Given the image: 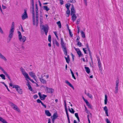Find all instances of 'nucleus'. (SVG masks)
Returning <instances> with one entry per match:
<instances>
[{
  "label": "nucleus",
  "instance_id": "obj_1",
  "mask_svg": "<svg viewBox=\"0 0 123 123\" xmlns=\"http://www.w3.org/2000/svg\"><path fill=\"white\" fill-rule=\"evenodd\" d=\"M40 27L44 31L45 34L46 35L48 32V27L47 25H43V22L42 21L43 17L42 15H40Z\"/></svg>",
  "mask_w": 123,
  "mask_h": 123
},
{
  "label": "nucleus",
  "instance_id": "obj_2",
  "mask_svg": "<svg viewBox=\"0 0 123 123\" xmlns=\"http://www.w3.org/2000/svg\"><path fill=\"white\" fill-rule=\"evenodd\" d=\"M15 23L14 22H13L12 23V25L9 32V35L7 39V42L8 43L10 42L13 35V32L14 30V29L13 27Z\"/></svg>",
  "mask_w": 123,
  "mask_h": 123
},
{
  "label": "nucleus",
  "instance_id": "obj_3",
  "mask_svg": "<svg viewBox=\"0 0 123 123\" xmlns=\"http://www.w3.org/2000/svg\"><path fill=\"white\" fill-rule=\"evenodd\" d=\"M32 7L31 8V10L32 11V19L33 24L34 25H35V14L34 10V0H31Z\"/></svg>",
  "mask_w": 123,
  "mask_h": 123
},
{
  "label": "nucleus",
  "instance_id": "obj_4",
  "mask_svg": "<svg viewBox=\"0 0 123 123\" xmlns=\"http://www.w3.org/2000/svg\"><path fill=\"white\" fill-rule=\"evenodd\" d=\"M61 45L62 48L64 52V54L65 55H67V52L66 48V44L64 43L63 41V39L62 38H61Z\"/></svg>",
  "mask_w": 123,
  "mask_h": 123
},
{
  "label": "nucleus",
  "instance_id": "obj_5",
  "mask_svg": "<svg viewBox=\"0 0 123 123\" xmlns=\"http://www.w3.org/2000/svg\"><path fill=\"white\" fill-rule=\"evenodd\" d=\"M36 7V21H35V24L36 26H38V11L37 5V4L35 5Z\"/></svg>",
  "mask_w": 123,
  "mask_h": 123
},
{
  "label": "nucleus",
  "instance_id": "obj_6",
  "mask_svg": "<svg viewBox=\"0 0 123 123\" xmlns=\"http://www.w3.org/2000/svg\"><path fill=\"white\" fill-rule=\"evenodd\" d=\"M20 70L22 73L25 77V78L26 80L27 81L28 80L27 79H29L30 77L29 76L28 74L26 73L25 71V70L22 68H21Z\"/></svg>",
  "mask_w": 123,
  "mask_h": 123
},
{
  "label": "nucleus",
  "instance_id": "obj_7",
  "mask_svg": "<svg viewBox=\"0 0 123 123\" xmlns=\"http://www.w3.org/2000/svg\"><path fill=\"white\" fill-rule=\"evenodd\" d=\"M24 12L22 14L21 18L22 20H24L28 18V16L27 13V10L25 9Z\"/></svg>",
  "mask_w": 123,
  "mask_h": 123
},
{
  "label": "nucleus",
  "instance_id": "obj_8",
  "mask_svg": "<svg viewBox=\"0 0 123 123\" xmlns=\"http://www.w3.org/2000/svg\"><path fill=\"white\" fill-rule=\"evenodd\" d=\"M74 48L76 50L77 54L78 55L79 57H83V55L82 54L80 49L78 48H76L74 47Z\"/></svg>",
  "mask_w": 123,
  "mask_h": 123
},
{
  "label": "nucleus",
  "instance_id": "obj_9",
  "mask_svg": "<svg viewBox=\"0 0 123 123\" xmlns=\"http://www.w3.org/2000/svg\"><path fill=\"white\" fill-rule=\"evenodd\" d=\"M97 58L99 69V71L101 72L102 71V68H101V63L100 62V59L98 57H97Z\"/></svg>",
  "mask_w": 123,
  "mask_h": 123
},
{
  "label": "nucleus",
  "instance_id": "obj_10",
  "mask_svg": "<svg viewBox=\"0 0 123 123\" xmlns=\"http://www.w3.org/2000/svg\"><path fill=\"white\" fill-rule=\"evenodd\" d=\"M29 74L30 76L33 78L36 81L37 77L34 73L33 72H30L29 73Z\"/></svg>",
  "mask_w": 123,
  "mask_h": 123
},
{
  "label": "nucleus",
  "instance_id": "obj_11",
  "mask_svg": "<svg viewBox=\"0 0 123 123\" xmlns=\"http://www.w3.org/2000/svg\"><path fill=\"white\" fill-rule=\"evenodd\" d=\"M16 90L20 94H22V90L19 86L16 85Z\"/></svg>",
  "mask_w": 123,
  "mask_h": 123
},
{
  "label": "nucleus",
  "instance_id": "obj_12",
  "mask_svg": "<svg viewBox=\"0 0 123 123\" xmlns=\"http://www.w3.org/2000/svg\"><path fill=\"white\" fill-rule=\"evenodd\" d=\"M116 85L115 87V93H117L118 89V86H119V82L118 80H117L116 81Z\"/></svg>",
  "mask_w": 123,
  "mask_h": 123
},
{
  "label": "nucleus",
  "instance_id": "obj_13",
  "mask_svg": "<svg viewBox=\"0 0 123 123\" xmlns=\"http://www.w3.org/2000/svg\"><path fill=\"white\" fill-rule=\"evenodd\" d=\"M45 90L47 91V92L48 93H52L54 91V90L51 88H48L46 87Z\"/></svg>",
  "mask_w": 123,
  "mask_h": 123
},
{
  "label": "nucleus",
  "instance_id": "obj_14",
  "mask_svg": "<svg viewBox=\"0 0 123 123\" xmlns=\"http://www.w3.org/2000/svg\"><path fill=\"white\" fill-rule=\"evenodd\" d=\"M38 95L39 96L41 100H44L45 99V98L47 96L46 95L44 94L42 95L41 93L40 92L38 93Z\"/></svg>",
  "mask_w": 123,
  "mask_h": 123
},
{
  "label": "nucleus",
  "instance_id": "obj_15",
  "mask_svg": "<svg viewBox=\"0 0 123 123\" xmlns=\"http://www.w3.org/2000/svg\"><path fill=\"white\" fill-rule=\"evenodd\" d=\"M19 39L20 42L24 43L26 39V37L25 36H23L22 37V36L21 37L19 38Z\"/></svg>",
  "mask_w": 123,
  "mask_h": 123
},
{
  "label": "nucleus",
  "instance_id": "obj_16",
  "mask_svg": "<svg viewBox=\"0 0 123 123\" xmlns=\"http://www.w3.org/2000/svg\"><path fill=\"white\" fill-rule=\"evenodd\" d=\"M71 14H75V10L74 7L73 5H72V7L71 8Z\"/></svg>",
  "mask_w": 123,
  "mask_h": 123
},
{
  "label": "nucleus",
  "instance_id": "obj_17",
  "mask_svg": "<svg viewBox=\"0 0 123 123\" xmlns=\"http://www.w3.org/2000/svg\"><path fill=\"white\" fill-rule=\"evenodd\" d=\"M71 15L72 16L71 17L72 20L73 22H74L76 20L77 17L75 14Z\"/></svg>",
  "mask_w": 123,
  "mask_h": 123
},
{
  "label": "nucleus",
  "instance_id": "obj_18",
  "mask_svg": "<svg viewBox=\"0 0 123 123\" xmlns=\"http://www.w3.org/2000/svg\"><path fill=\"white\" fill-rule=\"evenodd\" d=\"M104 110L105 111V114H106L107 116H109L108 114V110L106 106H105L104 107Z\"/></svg>",
  "mask_w": 123,
  "mask_h": 123
},
{
  "label": "nucleus",
  "instance_id": "obj_19",
  "mask_svg": "<svg viewBox=\"0 0 123 123\" xmlns=\"http://www.w3.org/2000/svg\"><path fill=\"white\" fill-rule=\"evenodd\" d=\"M39 78V79L40 81L43 84H45L46 83V81L42 77L41 78Z\"/></svg>",
  "mask_w": 123,
  "mask_h": 123
},
{
  "label": "nucleus",
  "instance_id": "obj_20",
  "mask_svg": "<svg viewBox=\"0 0 123 123\" xmlns=\"http://www.w3.org/2000/svg\"><path fill=\"white\" fill-rule=\"evenodd\" d=\"M27 84L26 85L28 86V87L29 89L31 91H32V89L31 86L29 84L30 82L28 80H27Z\"/></svg>",
  "mask_w": 123,
  "mask_h": 123
},
{
  "label": "nucleus",
  "instance_id": "obj_21",
  "mask_svg": "<svg viewBox=\"0 0 123 123\" xmlns=\"http://www.w3.org/2000/svg\"><path fill=\"white\" fill-rule=\"evenodd\" d=\"M0 58L4 60L5 61H6L7 59L2 55L0 53Z\"/></svg>",
  "mask_w": 123,
  "mask_h": 123
},
{
  "label": "nucleus",
  "instance_id": "obj_22",
  "mask_svg": "<svg viewBox=\"0 0 123 123\" xmlns=\"http://www.w3.org/2000/svg\"><path fill=\"white\" fill-rule=\"evenodd\" d=\"M2 2L6 5H7L9 3V0H3Z\"/></svg>",
  "mask_w": 123,
  "mask_h": 123
},
{
  "label": "nucleus",
  "instance_id": "obj_23",
  "mask_svg": "<svg viewBox=\"0 0 123 123\" xmlns=\"http://www.w3.org/2000/svg\"><path fill=\"white\" fill-rule=\"evenodd\" d=\"M85 69L86 72L87 73L89 74L90 73V70L88 67H85Z\"/></svg>",
  "mask_w": 123,
  "mask_h": 123
},
{
  "label": "nucleus",
  "instance_id": "obj_24",
  "mask_svg": "<svg viewBox=\"0 0 123 123\" xmlns=\"http://www.w3.org/2000/svg\"><path fill=\"white\" fill-rule=\"evenodd\" d=\"M80 32L82 37L83 38H85V33L82 31H81Z\"/></svg>",
  "mask_w": 123,
  "mask_h": 123
},
{
  "label": "nucleus",
  "instance_id": "obj_25",
  "mask_svg": "<svg viewBox=\"0 0 123 123\" xmlns=\"http://www.w3.org/2000/svg\"><path fill=\"white\" fill-rule=\"evenodd\" d=\"M0 121L2 122L3 123H8L2 117H0Z\"/></svg>",
  "mask_w": 123,
  "mask_h": 123
},
{
  "label": "nucleus",
  "instance_id": "obj_26",
  "mask_svg": "<svg viewBox=\"0 0 123 123\" xmlns=\"http://www.w3.org/2000/svg\"><path fill=\"white\" fill-rule=\"evenodd\" d=\"M105 104L106 105L107 104V96L106 94L105 95V99L104 100Z\"/></svg>",
  "mask_w": 123,
  "mask_h": 123
},
{
  "label": "nucleus",
  "instance_id": "obj_27",
  "mask_svg": "<svg viewBox=\"0 0 123 123\" xmlns=\"http://www.w3.org/2000/svg\"><path fill=\"white\" fill-rule=\"evenodd\" d=\"M45 113L46 115L48 116H50L51 115L50 113L48 110H46L45 111Z\"/></svg>",
  "mask_w": 123,
  "mask_h": 123
},
{
  "label": "nucleus",
  "instance_id": "obj_28",
  "mask_svg": "<svg viewBox=\"0 0 123 123\" xmlns=\"http://www.w3.org/2000/svg\"><path fill=\"white\" fill-rule=\"evenodd\" d=\"M85 94L89 98L92 99V96L91 94L89 93H86V92H85Z\"/></svg>",
  "mask_w": 123,
  "mask_h": 123
},
{
  "label": "nucleus",
  "instance_id": "obj_29",
  "mask_svg": "<svg viewBox=\"0 0 123 123\" xmlns=\"http://www.w3.org/2000/svg\"><path fill=\"white\" fill-rule=\"evenodd\" d=\"M74 115H75V116L77 118V119H78V122H80V120L79 118V117H78V113H75Z\"/></svg>",
  "mask_w": 123,
  "mask_h": 123
},
{
  "label": "nucleus",
  "instance_id": "obj_30",
  "mask_svg": "<svg viewBox=\"0 0 123 123\" xmlns=\"http://www.w3.org/2000/svg\"><path fill=\"white\" fill-rule=\"evenodd\" d=\"M65 58L66 60V62L68 63L70 61L69 56L68 55L67 57H65Z\"/></svg>",
  "mask_w": 123,
  "mask_h": 123
},
{
  "label": "nucleus",
  "instance_id": "obj_31",
  "mask_svg": "<svg viewBox=\"0 0 123 123\" xmlns=\"http://www.w3.org/2000/svg\"><path fill=\"white\" fill-rule=\"evenodd\" d=\"M68 110L72 114H74V113L75 111H74V109L72 108H71L70 109L69 108H68Z\"/></svg>",
  "mask_w": 123,
  "mask_h": 123
},
{
  "label": "nucleus",
  "instance_id": "obj_32",
  "mask_svg": "<svg viewBox=\"0 0 123 123\" xmlns=\"http://www.w3.org/2000/svg\"><path fill=\"white\" fill-rule=\"evenodd\" d=\"M10 105L12 106V107L15 110V105L14 104L12 103H10Z\"/></svg>",
  "mask_w": 123,
  "mask_h": 123
},
{
  "label": "nucleus",
  "instance_id": "obj_33",
  "mask_svg": "<svg viewBox=\"0 0 123 123\" xmlns=\"http://www.w3.org/2000/svg\"><path fill=\"white\" fill-rule=\"evenodd\" d=\"M70 11L69 9H68L67 11L66 12V13L67 14V17H68L69 16V15L70 13Z\"/></svg>",
  "mask_w": 123,
  "mask_h": 123
},
{
  "label": "nucleus",
  "instance_id": "obj_34",
  "mask_svg": "<svg viewBox=\"0 0 123 123\" xmlns=\"http://www.w3.org/2000/svg\"><path fill=\"white\" fill-rule=\"evenodd\" d=\"M58 116L56 113H55L53 114V118L54 119H56L57 117Z\"/></svg>",
  "mask_w": 123,
  "mask_h": 123
},
{
  "label": "nucleus",
  "instance_id": "obj_35",
  "mask_svg": "<svg viewBox=\"0 0 123 123\" xmlns=\"http://www.w3.org/2000/svg\"><path fill=\"white\" fill-rule=\"evenodd\" d=\"M43 7V9L46 10L47 11H48L49 10V9L48 8V7L47 6H44Z\"/></svg>",
  "mask_w": 123,
  "mask_h": 123
},
{
  "label": "nucleus",
  "instance_id": "obj_36",
  "mask_svg": "<svg viewBox=\"0 0 123 123\" xmlns=\"http://www.w3.org/2000/svg\"><path fill=\"white\" fill-rule=\"evenodd\" d=\"M54 43L55 44L58 46H59V43L56 41V40H55L53 41Z\"/></svg>",
  "mask_w": 123,
  "mask_h": 123
},
{
  "label": "nucleus",
  "instance_id": "obj_37",
  "mask_svg": "<svg viewBox=\"0 0 123 123\" xmlns=\"http://www.w3.org/2000/svg\"><path fill=\"white\" fill-rule=\"evenodd\" d=\"M71 4L69 3H68L65 5V6L67 9H69V6Z\"/></svg>",
  "mask_w": 123,
  "mask_h": 123
},
{
  "label": "nucleus",
  "instance_id": "obj_38",
  "mask_svg": "<svg viewBox=\"0 0 123 123\" xmlns=\"http://www.w3.org/2000/svg\"><path fill=\"white\" fill-rule=\"evenodd\" d=\"M4 73L5 75L7 77H8V79H9V80H10V77L9 75L7 74V73L6 71H4Z\"/></svg>",
  "mask_w": 123,
  "mask_h": 123
},
{
  "label": "nucleus",
  "instance_id": "obj_39",
  "mask_svg": "<svg viewBox=\"0 0 123 123\" xmlns=\"http://www.w3.org/2000/svg\"><path fill=\"white\" fill-rule=\"evenodd\" d=\"M0 76L3 79L5 80V75L3 74L0 75Z\"/></svg>",
  "mask_w": 123,
  "mask_h": 123
},
{
  "label": "nucleus",
  "instance_id": "obj_40",
  "mask_svg": "<svg viewBox=\"0 0 123 123\" xmlns=\"http://www.w3.org/2000/svg\"><path fill=\"white\" fill-rule=\"evenodd\" d=\"M18 38L21 37L22 36L21 35V33L19 31H18Z\"/></svg>",
  "mask_w": 123,
  "mask_h": 123
},
{
  "label": "nucleus",
  "instance_id": "obj_41",
  "mask_svg": "<svg viewBox=\"0 0 123 123\" xmlns=\"http://www.w3.org/2000/svg\"><path fill=\"white\" fill-rule=\"evenodd\" d=\"M77 45L79 46L80 47H81V43L79 41H77Z\"/></svg>",
  "mask_w": 123,
  "mask_h": 123
},
{
  "label": "nucleus",
  "instance_id": "obj_42",
  "mask_svg": "<svg viewBox=\"0 0 123 123\" xmlns=\"http://www.w3.org/2000/svg\"><path fill=\"white\" fill-rule=\"evenodd\" d=\"M57 24L58 25V26L59 27V28H61V24L60 21H58L57 22Z\"/></svg>",
  "mask_w": 123,
  "mask_h": 123
},
{
  "label": "nucleus",
  "instance_id": "obj_43",
  "mask_svg": "<svg viewBox=\"0 0 123 123\" xmlns=\"http://www.w3.org/2000/svg\"><path fill=\"white\" fill-rule=\"evenodd\" d=\"M53 32H54V34L55 35V36L57 38V39L58 40H59V38H58V36L57 35V32H56V31H54Z\"/></svg>",
  "mask_w": 123,
  "mask_h": 123
},
{
  "label": "nucleus",
  "instance_id": "obj_44",
  "mask_svg": "<svg viewBox=\"0 0 123 123\" xmlns=\"http://www.w3.org/2000/svg\"><path fill=\"white\" fill-rule=\"evenodd\" d=\"M65 83L66 84H68L70 86L72 85L69 82L68 80H66L65 81Z\"/></svg>",
  "mask_w": 123,
  "mask_h": 123
},
{
  "label": "nucleus",
  "instance_id": "obj_45",
  "mask_svg": "<svg viewBox=\"0 0 123 123\" xmlns=\"http://www.w3.org/2000/svg\"><path fill=\"white\" fill-rule=\"evenodd\" d=\"M16 111L18 113H20L21 111L20 109L17 107L16 106Z\"/></svg>",
  "mask_w": 123,
  "mask_h": 123
},
{
  "label": "nucleus",
  "instance_id": "obj_46",
  "mask_svg": "<svg viewBox=\"0 0 123 123\" xmlns=\"http://www.w3.org/2000/svg\"><path fill=\"white\" fill-rule=\"evenodd\" d=\"M48 41L50 43L51 41V37L50 35H49L48 37Z\"/></svg>",
  "mask_w": 123,
  "mask_h": 123
},
{
  "label": "nucleus",
  "instance_id": "obj_47",
  "mask_svg": "<svg viewBox=\"0 0 123 123\" xmlns=\"http://www.w3.org/2000/svg\"><path fill=\"white\" fill-rule=\"evenodd\" d=\"M86 105L88 106L89 108H92V105L89 103H87V104H86Z\"/></svg>",
  "mask_w": 123,
  "mask_h": 123
},
{
  "label": "nucleus",
  "instance_id": "obj_48",
  "mask_svg": "<svg viewBox=\"0 0 123 123\" xmlns=\"http://www.w3.org/2000/svg\"><path fill=\"white\" fill-rule=\"evenodd\" d=\"M65 111L67 114V116H69L68 113V112L67 108V107L65 108Z\"/></svg>",
  "mask_w": 123,
  "mask_h": 123
},
{
  "label": "nucleus",
  "instance_id": "obj_49",
  "mask_svg": "<svg viewBox=\"0 0 123 123\" xmlns=\"http://www.w3.org/2000/svg\"><path fill=\"white\" fill-rule=\"evenodd\" d=\"M72 74V77H73L75 79V80L76 79V78L74 76V75L73 73V72H72V73H71Z\"/></svg>",
  "mask_w": 123,
  "mask_h": 123
},
{
  "label": "nucleus",
  "instance_id": "obj_50",
  "mask_svg": "<svg viewBox=\"0 0 123 123\" xmlns=\"http://www.w3.org/2000/svg\"><path fill=\"white\" fill-rule=\"evenodd\" d=\"M107 123H111L110 121L109 120L108 118H107L106 120Z\"/></svg>",
  "mask_w": 123,
  "mask_h": 123
},
{
  "label": "nucleus",
  "instance_id": "obj_51",
  "mask_svg": "<svg viewBox=\"0 0 123 123\" xmlns=\"http://www.w3.org/2000/svg\"><path fill=\"white\" fill-rule=\"evenodd\" d=\"M37 102L38 103H41H41L42 102L39 99H38L37 100Z\"/></svg>",
  "mask_w": 123,
  "mask_h": 123
},
{
  "label": "nucleus",
  "instance_id": "obj_52",
  "mask_svg": "<svg viewBox=\"0 0 123 123\" xmlns=\"http://www.w3.org/2000/svg\"><path fill=\"white\" fill-rule=\"evenodd\" d=\"M80 21V19H78L77 20L76 22V24L77 25L78 24H79V22Z\"/></svg>",
  "mask_w": 123,
  "mask_h": 123
},
{
  "label": "nucleus",
  "instance_id": "obj_53",
  "mask_svg": "<svg viewBox=\"0 0 123 123\" xmlns=\"http://www.w3.org/2000/svg\"><path fill=\"white\" fill-rule=\"evenodd\" d=\"M68 30L69 31V34L71 36V37H72L73 35L72 34V32L71 31H70V30L69 29Z\"/></svg>",
  "mask_w": 123,
  "mask_h": 123
},
{
  "label": "nucleus",
  "instance_id": "obj_54",
  "mask_svg": "<svg viewBox=\"0 0 123 123\" xmlns=\"http://www.w3.org/2000/svg\"><path fill=\"white\" fill-rule=\"evenodd\" d=\"M29 79V80L31 81L32 83H35L33 81V80H32V79H31L30 78H29V79Z\"/></svg>",
  "mask_w": 123,
  "mask_h": 123
},
{
  "label": "nucleus",
  "instance_id": "obj_55",
  "mask_svg": "<svg viewBox=\"0 0 123 123\" xmlns=\"http://www.w3.org/2000/svg\"><path fill=\"white\" fill-rule=\"evenodd\" d=\"M38 96L37 95H35L34 96L33 98L35 99H36L38 97Z\"/></svg>",
  "mask_w": 123,
  "mask_h": 123
},
{
  "label": "nucleus",
  "instance_id": "obj_56",
  "mask_svg": "<svg viewBox=\"0 0 123 123\" xmlns=\"http://www.w3.org/2000/svg\"><path fill=\"white\" fill-rule=\"evenodd\" d=\"M0 32L2 34H3V32L2 29L0 27Z\"/></svg>",
  "mask_w": 123,
  "mask_h": 123
},
{
  "label": "nucleus",
  "instance_id": "obj_57",
  "mask_svg": "<svg viewBox=\"0 0 123 123\" xmlns=\"http://www.w3.org/2000/svg\"><path fill=\"white\" fill-rule=\"evenodd\" d=\"M0 69L4 73V71H5L4 69L1 67L0 66Z\"/></svg>",
  "mask_w": 123,
  "mask_h": 123
},
{
  "label": "nucleus",
  "instance_id": "obj_58",
  "mask_svg": "<svg viewBox=\"0 0 123 123\" xmlns=\"http://www.w3.org/2000/svg\"><path fill=\"white\" fill-rule=\"evenodd\" d=\"M87 49H88V51H89V55H90V56H91V52H90V50L89 48H87Z\"/></svg>",
  "mask_w": 123,
  "mask_h": 123
},
{
  "label": "nucleus",
  "instance_id": "obj_59",
  "mask_svg": "<svg viewBox=\"0 0 123 123\" xmlns=\"http://www.w3.org/2000/svg\"><path fill=\"white\" fill-rule=\"evenodd\" d=\"M41 104L43 106H44L45 108H46V105H45L42 102L41 103Z\"/></svg>",
  "mask_w": 123,
  "mask_h": 123
},
{
  "label": "nucleus",
  "instance_id": "obj_60",
  "mask_svg": "<svg viewBox=\"0 0 123 123\" xmlns=\"http://www.w3.org/2000/svg\"><path fill=\"white\" fill-rule=\"evenodd\" d=\"M2 8L3 9H4L6 8V7L5 6H4L3 5H2Z\"/></svg>",
  "mask_w": 123,
  "mask_h": 123
},
{
  "label": "nucleus",
  "instance_id": "obj_61",
  "mask_svg": "<svg viewBox=\"0 0 123 123\" xmlns=\"http://www.w3.org/2000/svg\"><path fill=\"white\" fill-rule=\"evenodd\" d=\"M64 103L65 108L67 107L66 104L65 100L64 101Z\"/></svg>",
  "mask_w": 123,
  "mask_h": 123
},
{
  "label": "nucleus",
  "instance_id": "obj_62",
  "mask_svg": "<svg viewBox=\"0 0 123 123\" xmlns=\"http://www.w3.org/2000/svg\"><path fill=\"white\" fill-rule=\"evenodd\" d=\"M83 51H84V53L86 54V50H85V49L84 48H83Z\"/></svg>",
  "mask_w": 123,
  "mask_h": 123
},
{
  "label": "nucleus",
  "instance_id": "obj_63",
  "mask_svg": "<svg viewBox=\"0 0 123 123\" xmlns=\"http://www.w3.org/2000/svg\"><path fill=\"white\" fill-rule=\"evenodd\" d=\"M69 2L71 3H74V2L73 0H69Z\"/></svg>",
  "mask_w": 123,
  "mask_h": 123
},
{
  "label": "nucleus",
  "instance_id": "obj_64",
  "mask_svg": "<svg viewBox=\"0 0 123 123\" xmlns=\"http://www.w3.org/2000/svg\"><path fill=\"white\" fill-rule=\"evenodd\" d=\"M67 116V118H68V123H70V119H69V116Z\"/></svg>",
  "mask_w": 123,
  "mask_h": 123
}]
</instances>
